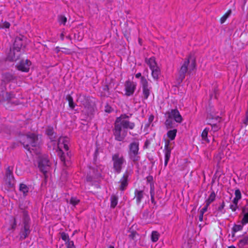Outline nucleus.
Here are the masks:
<instances>
[{"label":"nucleus","instance_id":"4468645a","mask_svg":"<svg viewBox=\"0 0 248 248\" xmlns=\"http://www.w3.org/2000/svg\"><path fill=\"white\" fill-rule=\"evenodd\" d=\"M18 40L16 39L15 41V43L14 44V48L13 50H10V54L8 55V58L10 61H16L19 57V54H18L21 45L20 46L16 47V44L17 43Z\"/></svg>","mask_w":248,"mask_h":248},{"label":"nucleus","instance_id":"e433bc0d","mask_svg":"<svg viewBox=\"0 0 248 248\" xmlns=\"http://www.w3.org/2000/svg\"><path fill=\"white\" fill-rule=\"evenodd\" d=\"M65 245L66 248H76V247L74 244V242L73 241H71L70 240H68V241L65 242Z\"/></svg>","mask_w":248,"mask_h":248},{"label":"nucleus","instance_id":"b1692460","mask_svg":"<svg viewBox=\"0 0 248 248\" xmlns=\"http://www.w3.org/2000/svg\"><path fill=\"white\" fill-rule=\"evenodd\" d=\"M152 76L153 78L157 80L159 78V76L160 74V70L159 67L155 68V69H152Z\"/></svg>","mask_w":248,"mask_h":248},{"label":"nucleus","instance_id":"4c0bfd02","mask_svg":"<svg viewBox=\"0 0 248 248\" xmlns=\"http://www.w3.org/2000/svg\"><path fill=\"white\" fill-rule=\"evenodd\" d=\"M207 118L208 119H211V120H216L217 121H218V122H220L221 120V117L217 116H214L213 115L211 114H209L207 115Z\"/></svg>","mask_w":248,"mask_h":248},{"label":"nucleus","instance_id":"0eeeda50","mask_svg":"<svg viewBox=\"0 0 248 248\" xmlns=\"http://www.w3.org/2000/svg\"><path fill=\"white\" fill-rule=\"evenodd\" d=\"M77 102L81 107L86 109V113L89 115L92 114L93 109V104L90 102L89 97L83 95H79L77 99Z\"/></svg>","mask_w":248,"mask_h":248},{"label":"nucleus","instance_id":"8fccbe9b","mask_svg":"<svg viewBox=\"0 0 248 248\" xmlns=\"http://www.w3.org/2000/svg\"><path fill=\"white\" fill-rule=\"evenodd\" d=\"M203 214L200 212L199 220L202 221L203 220Z\"/></svg>","mask_w":248,"mask_h":248},{"label":"nucleus","instance_id":"39448f33","mask_svg":"<svg viewBox=\"0 0 248 248\" xmlns=\"http://www.w3.org/2000/svg\"><path fill=\"white\" fill-rule=\"evenodd\" d=\"M113 169L115 173L119 174L125 167L126 161L124 156L120 153L114 154L112 156Z\"/></svg>","mask_w":248,"mask_h":248},{"label":"nucleus","instance_id":"864d4df0","mask_svg":"<svg viewBox=\"0 0 248 248\" xmlns=\"http://www.w3.org/2000/svg\"><path fill=\"white\" fill-rule=\"evenodd\" d=\"M62 52L66 54H69L70 53V51L69 49H65V51H62Z\"/></svg>","mask_w":248,"mask_h":248},{"label":"nucleus","instance_id":"680f3d73","mask_svg":"<svg viewBox=\"0 0 248 248\" xmlns=\"http://www.w3.org/2000/svg\"><path fill=\"white\" fill-rule=\"evenodd\" d=\"M72 203L73 204V205L75 206V205H76V203H77L78 202H72Z\"/></svg>","mask_w":248,"mask_h":248},{"label":"nucleus","instance_id":"052dcab7","mask_svg":"<svg viewBox=\"0 0 248 248\" xmlns=\"http://www.w3.org/2000/svg\"><path fill=\"white\" fill-rule=\"evenodd\" d=\"M228 248H236L233 246H231L229 247Z\"/></svg>","mask_w":248,"mask_h":248},{"label":"nucleus","instance_id":"09e8293b","mask_svg":"<svg viewBox=\"0 0 248 248\" xmlns=\"http://www.w3.org/2000/svg\"><path fill=\"white\" fill-rule=\"evenodd\" d=\"M65 32L64 31H63L60 34V38L62 40H64V36Z\"/></svg>","mask_w":248,"mask_h":248},{"label":"nucleus","instance_id":"a878e982","mask_svg":"<svg viewBox=\"0 0 248 248\" xmlns=\"http://www.w3.org/2000/svg\"><path fill=\"white\" fill-rule=\"evenodd\" d=\"M135 198L137 202H140L144 195L143 191L142 190H138L136 189L135 191Z\"/></svg>","mask_w":248,"mask_h":248},{"label":"nucleus","instance_id":"72a5a7b5","mask_svg":"<svg viewBox=\"0 0 248 248\" xmlns=\"http://www.w3.org/2000/svg\"><path fill=\"white\" fill-rule=\"evenodd\" d=\"M67 100L68 101L69 103V107L72 108L73 109L75 108V105L73 101V99L72 96L69 95L67 97Z\"/></svg>","mask_w":248,"mask_h":248},{"label":"nucleus","instance_id":"423d86ee","mask_svg":"<svg viewBox=\"0 0 248 248\" xmlns=\"http://www.w3.org/2000/svg\"><path fill=\"white\" fill-rule=\"evenodd\" d=\"M139 143L134 141L129 145L128 156L130 160L136 162L140 159L139 156Z\"/></svg>","mask_w":248,"mask_h":248},{"label":"nucleus","instance_id":"f8f14e48","mask_svg":"<svg viewBox=\"0 0 248 248\" xmlns=\"http://www.w3.org/2000/svg\"><path fill=\"white\" fill-rule=\"evenodd\" d=\"M136 83L130 80H127L124 83L125 95L130 96L133 94L136 89Z\"/></svg>","mask_w":248,"mask_h":248},{"label":"nucleus","instance_id":"c9c22d12","mask_svg":"<svg viewBox=\"0 0 248 248\" xmlns=\"http://www.w3.org/2000/svg\"><path fill=\"white\" fill-rule=\"evenodd\" d=\"M216 199V194L214 191L211 192L206 202H214Z\"/></svg>","mask_w":248,"mask_h":248},{"label":"nucleus","instance_id":"dca6fc26","mask_svg":"<svg viewBox=\"0 0 248 248\" xmlns=\"http://www.w3.org/2000/svg\"><path fill=\"white\" fill-rule=\"evenodd\" d=\"M31 62L28 60H22L18 64L17 68L18 70L24 72H28L30 69Z\"/></svg>","mask_w":248,"mask_h":248},{"label":"nucleus","instance_id":"49530a36","mask_svg":"<svg viewBox=\"0 0 248 248\" xmlns=\"http://www.w3.org/2000/svg\"><path fill=\"white\" fill-rule=\"evenodd\" d=\"M12 220L13 221V223L12 225V229L15 230L16 226V222L15 217H12Z\"/></svg>","mask_w":248,"mask_h":248},{"label":"nucleus","instance_id":"58836bf2","mask_svg":"<svg viewBox=\"0 0 248 248\" xmlns=\"http://www.w3.org/2000/svg\"><path fill=\"white\" fill-rule=\"evenodd\" d=\"M60 234L61 238L63 241L67 242L68 240H70L69 236L67 233L64 232H62L60 233Z\"/></svg>","mask_w":248,"mask_h":248},{"label":"nucleus","instance_id":"69168bd1","mask_svg":"<svg viewBox=\"0 0 248 248\" xmlns=\"http://www.w3.org/2000/svg\"><path fill=\"white\" fill-rule=\"evenodd\" d=\"M139 43H140V42H141L140 39H139Z\"/></svg>","mask_w":248,"mask_h":248},{"label":"nucleus","instance_id":"a211bd4d","mask_svg":"<svg viewBox=\"0 0 248 248\" xmlns=\"http://www.w3.org/2000/svg\"><path fill=\"white\" fill-rule=\"evenodd\" d=\"M242 210L244 216L241 220V222L243 225H244L248 223V203H247L242 208Z\"/></svg>","mask_w":248,"mask_h":248},{"label":"nucleus","instance_id":"de8ad7c7","mask_svg":"<svg viewBox=\"0 0 248 248\" xmlns=\"http://www.w3.org/2000/svg\"><path fill=\"white\" fill-rule=\"evenodd\" d=\"M154 119V116L153 115H151L148 118V121L149 124H151Z\"/></svg>","mask_w":248,"mask_h":248},{"label":"nucleus","instance_id":"4d7b16f0","mask_svg":"<svg viewBox=\"0 0 248 248\" xmlns=\"http://www.w3.org/2000/svg\"><path fill=\"white\" fill-rule=\"evenodd\" d=\"M55 50L57 53H58L60 51V48L58 46H57L55 48Z\"/></svg>","mask_w":248,"mask_h":248},{"label":"nucleus","instance_id":"c85d7f7f","mask_svg":"<svg viewBox=\"0 0 248 248\" xmlns=\"http://www.w3.org/2000/svg\"><path fill=\"white\" fill-rule=\"evenodd\" d=\"M232 13V10L231 9L229 10L220 18V23L221 24L224 23L226 19L230 16Z\"/></svg>","mask_w":248,"mask_h":248},{"label":"nucleus","instance_id":"7c9ffc66","mask_svg":"<svg viewBox=\"0 0 248 248\" xmlns=\"http://www.w3.org/2000/svg\"><path fill=\"white\" fill-rule=\"evenodd\" d=\"M235 197L232 202H238L241 198V192L239 189H236L235 191Z\"/></svg>","mask_w":248,"mask_h":248},{"label":"nucleus","instance_id":"cd10ccee","mask_svg":"<svg viewBox=\"0 0 248 248\" xmlns=\"http://www.w3.org/2000/svg\"><path fill=\"white\" fill-rule=\"evenodd\" d=\"M160 234L157 231H153L151 234V240L153 242H156L158 241Z\"/></svg>","mask_w":248,"mask_h":248},{"label":"nucleus","instance_id":"37998d69","mask_svg":"<svg viewBox=\"0 0 248 248\" xmlns=\"http://www.w3.org/2000/svg\"><path fill=\"white\" fill-rule=\"evenodd\" d=\"M211 202H207L206 205L200 211V212L204 214L207 211L209 205Z\"/></svg>","mask_w":248,"mask_h":248},{"label":"nucleus","instance_id":"6e6d98bb","mask_svg":"<svg viewBox=\"0 0 248 248\" xmlns=\"http://www.w3.org/2000/svg\"><path fill=\"white\" fill-rule=\"evenodd\" d=\"M224 202H222L221 205L220 207H219L218 210L221 211L224 208Z\"/></svg>","mask_w":248,"mask_h":248},{"label":"nucleus","instance_id":"ddd939ff","mask_svg":"<svg viewBox=\"0 0 248 248\" xmlns=\"http://www.w3.org/2000/svg\"><path fill=\"white\" fill-rule=\"evenodd\" d=\"M167 118L173 119L176 122L181 123L183 118L177 109H172L168 111L166 113Z\"/></svg>","mask_w":248,"mask_h":248},{"label":"nucleus","instance_id":"f3484780","mask_svg":"<svg viewBox=\"0 0 248 248\" xmlns=\"http://www.w3.org/2000/svg\"><path fill=\"white\" fill-rule=\"evenodd\" d=\"M171 148L170 147V141L166 140L165 141V144L164 147V153H165V162L164 165L166 166L170 160L171 154Z\"/></svg>","mask_w":248,"mask_h":248},{"label":"nucleus","instance_id":"393cba45","mask_svg":"<svg viewBox=\"0 0 248 248\" xmlns=\"http://www.w3.org/2000/svg\"><path fill=\"white\" fill-rule=\"evenodd\" d=\"M248 244V235L245 236L242 239L239 240L238 245L239 248H243L246 245Z\"/></svg>","mask_w":248,"mask_h":248},{"label":"nucleus","instance_id":"5fc2aeb1","mask_svg":"<svg viewBox=\"0 0 248 248\" xmlns=\"http://www.w3.org/2000/svg\"><path fill=\"white\" fill-rule=\"evenodd\" d=\"M117 202H111L110 206L112 208H114L117 205Z\"/></svg>","mask_w":248,"mask_h":248},{"label":"nucleus","instance_id":"79ce46f5","mask_svg":"<svg viewBox=\"0 0 248 248\" xmlns=\"http://www.w3.org/2000/svg\"><path fill=\"white\" fill-rule=\"evenodd\" d=\"M232 211H235L238 208L237 202H232L230 205Z\"/></svg>","mask_w":248,"mask_h":248},{"label":"nucleus","instance_id":"e2e57ef3","mask_svg":"<svg viewBox=\"0 0 248 248\" xmlns=\"http://www.w3.org/2000/svg\"><path fill=\"white\" fill-rule=\"evenodd\" d=\"M151 193H152V192ZM151 198H152V202H153L154 199H153V197L152 194H151Z\"/></svg>","mask_w":248,"mask_h":248},{"label":"nucleus","instance_id":"1a4fd4ad","mask_svg":"<svg viewBox=\"0 0 248 248\" xmlns=\"http://www.w3.org/2000/svg\"><path fill=\"white\" fill-rule=\"evenodd\" d=\"M5 182L6 185L5 188L9 190L13 188L15 180L13 174V168L9 166L6 170V174L5 177Z\"/></svg>","mask_w":248,"mask_h":248},{"label":"nucleus","instance_id":"ea45409f","mask_svg":"<svg viewBox=\"0 0 248 248\" xmlns=\"http://www.w3.org/2000/svg\"><path fill=\"white\" fill-rule=\"evenodd\" d=\"M243 226L241 225H235L232 228V231L233 232H236L241 230Z\"/></svg>","mask_w":248,"mask_h":248},{"label":"nucleus","instance_id":"774afa93","mask_svg":"<svg viewBox=\"0 0 248 248\" xmlns=\"http://www.w3.org/2000/svg\"><path fill=\"white\" fill-rule=\"evenodd\" d=\"M247 0H244L245 3H246Z\"/></svg>","mask_w":248,"mask_h":248},{"label":"nucleus","instance_id":"9b49d317","mask_svg":"<svg viewBox=\"0 0 248 248\" xmlns=\"http://www.w3.org/2000/svg\"><path fill=\"white\" fill-rule=\"evenodd\" d=\"M140 83L142 89V98L143 100H146L151 93L152 87L144 77H141Z\"/></svg>","mask_w":248,"mask_h":248},{"label":"nucleus","instance_id":"c03bdc74","mask_svg":"<svg viewBox=\"0 0 248 248\" xmlns=\"http://www.w3.org/2000/svg\"><path fill=\"white\" fill-rule=\"evenodd\" d=\"M4 78L7 81H10L13 79V76L9 73H6L4 75Z\"/></svg>","mask_w":248,"mask_h":248},{"label":"nucleus","instance_id":"20e7f679","mask_svg":"<svg viewBox=\"0 0 248 248\" xmlns=\"http://www.w3.org/2000/svg\"><path fill=\"white\" fill-rule=\"evenodd\" d=\"M190 56L181 64V67L178 71L179 79L182 82L186 77V73L190 74L191 71H193L196 68V63L195 61H192L190 63Z\"/></svg>","mask_w":248,"mask_h":248},{"label":"nucleus","instance_id":"bf43d9fd","mask_svg":"<svg viewBox=\"0 0 248 248\" xmlns=\"http://www.w3.org/2000/svg\"><path fill=\"white\" fill-rule=\"evenodd\" d=\"M107 107H106V109H105L106 111L108 112H110V110H108V108H107Z\"/></svg>","mask_w":248,"mask_h":248},{"label":"nucleus","instance_id":"f03ea898","mask_svg":"<svg viewBox=\"0 0 248 248\" xmlns=\"http://www.w3.org/2000/svg\"><path fill=\"white\" fill-rule=\"evenodd\" d=\"M20 143L24 148L32 155H38L40 152L38 135L31 132L27 133L19 138Z\"/></svg>","mask_w":248,"mask_h":248},{"label":"nucleus","instance_id":"473e14b6","mask_svg":"<svg viewBox=\"0 0 248 248\" xmlns=\"http://www.w3.org/2000/svg\"><path fill=\"white\" fill-rule=\"evenodd\" d=\"M165 124L168 129L172 128L173 127V122L171 119H169L168 118V119L166 120Z\"/></svg>","mask_w":248,"mask_h":248},{"label":"nucleus","instance_id":"338daca9","mask_svg":"<svg viewBox=\"0 0 248 248\" xmlns=\"http://www.w3.org/2000/svg\"><path fill=\"white\" fill-rule=\"evenodd\" d=\"M78 40H82V37H81L80 39H78Z\"/></svg>","mask_w":248,"mask_h":248},{"label":"nucleus","instance_id":"6ab92c4d","mask_svg":"<svg viewBox=\"0 0 248 248\" xmlns=\"http://www.w3.org/2000/svg\"><path fill=\"white\" fill-rule=\"evenodd\" d=\"M31 189V186H27L24 184H20L19 186V191L22 193L24 196L27 195L28 192Z\"/></svg>","mask_w":248,"mask_h":248},{"label":"nucleus","instance_id":"5701e85b","mask_svg":"<svg viewBox=\"0 0 248 248\" xmlns=\"http://www.w3.org/2000/svg\"><path fill=\"white\" fill-rule=\"evenodd\" d=\"M177 132V130L176 129H173L172 130H169L167 133V135L170 140H173L175 139L176 134Z\"/></svg>","mask_w":248,"mask_h":248},{"label":"nucleus","instance_id":"2f4dec72","mask_svg":"<svg viewBox=\"0 0 248 248\" xmlns=\"http://www.w3.org/2000/svg\"><path fill=\"white\" fill-rule=\"evenodd\" d=\"M67 21V18L63 16L60 15L58 16V22L61 25H65Z\"/></svg>","mask_w":248,"mask_h":248},{"label":"nucleus","instance_id":"f704fd0d","mask_svg":"<svg viewBox=\"0 0 248 248\" xmlns=\"http://www.w3.org/2000/svg\"><path fill=\"white\" fill-rule=\"evenodd\" d=\"M208 124L211 125V127H212L211 129L214 132H216V131H218L220 128V126L218 125L217 124H212L211 123H208Z\"/></svg>","mask_w":248,"mask_h":248},{"label":"nucleus","instance_id":"9d476101","mask_svg":"<svg viewBox=\"0 0 248 248\" xmlns=\"http://www.w3.org/2000/svg\"><path fill=\"white\" fill-rule=\"evenodd\" d=\"M38 167L46 179L50 169V162L46 156H43L40 158L38 162Z\"/></svg>","mask_w":248,"mask_h":248},{"label":"nucleus","instance_id":"f257e3e1","mask_svg":"<svg viewBox=\"0 0 248 248\" xmlns=\"http://www.w3.org/2000/svg\"><path fill=\"white\" fill-rule=\"evenodd\" d=\"M128 118L127 115L122 114L116 118L113 129V134L116 140L123 141L127 135V129H133L135 127V124L128 121Z\"/></svg>","mask_w":248,"mask_h":248},{"label":"nucleus","instance_id":"2eb2a0df","mask_svg":"<svg viewBox=\"0 0 248 248\" xmlns=\"http://www.w3.org/2000/svg\"><path fill=\"white\" fill-rule=\"evenodd\" d=\"M131 174L130 171L126 170L124 173L123 176L120 181L119 188L121 190H124L128 185V178Z\"/></svg>","mask_w":248,"mask_h":248},{"label":"nucleus","instance_id":"aec40b11","mask_svg":"<svg viewBox=\"0 0 248 248\" xmlns=\"http://www.w3.org/2000/svg\"><path fill=\"white\" fill-rule=\"evenodd\" d=\"M146 62L149 66L151 70L158 67L154 57H151L146 60Z\"/></svg>","mask_w":248,"mask_h":248},{"label":"nucleus","instance_id":"bb28decb","mask_svg":"<svg viewBox=\"0 0 248 248\" xmlns=\"http://www.w3.org/2000/svg\"><path fill=\"white\" fill-rule=\"evenodd\" d=\"M209 130V128L206 127L202 132L201 135L202 140L205 141H207V142H209V140L207 138V135Z\"/></svg>","mask_w":248,"mask_h":248},{"label":"nucleus","instance_id":"0e129e2a","mask_svg":"<svg viewBox=\"0 0 248 248\" xmlns=\"http://www.w3.org/2000/svg\"><path fill=\"white\" fill-rule=\"evenodd\" d=\"M108 248H114L113 246H110Z\"/></svg>","mask_w":248,"mask_h":248},{"label":"nucleus","instance_id":"a19ab883","mask_svg":"<svg viewBox=\"0 0 248 248\" xmlns=\"http://www.w3.org/2000/svg\"><path fill=\"white\" fill-rule=\"evenodd\" d=\"M138 235V233L135 231H132L130 232V234H129L128 237L130 239L135 240L136 235Z\"/></svg>","mask_w":248,"mask_h":248},{"label":"nucleus","instance_id":"412c9836","mask_svg":"<svg viewBox=\"0 0 248 248\" xmlns=\"http://www.w3.org/2000/svg\"><path fill=\"white\" fill-rule=\"evenodd\" d=\"M46 133L49 136L52 141H53L56 138V134L54 133L53 127L52 126H49L46 128Z\"/></svg>","mask_w":248,"mask_h":248},{"label":"nucleus","instance_id":"c756f323","mask_svg":"<svg viewBox=\"0 0 248 248\" xmlns=\"http://www.w3.org/2000/svg\"><path fill=\"white\" fill-rule=\"evenodd\" d=\"M5 100L10 102L11 99L15 97V94L13 93H5L4 94Z\"/></svg>","mask_w":248,"mask_h":248},{"label":"nucleus","instance_id":"4be33fe9","mask_svg":"<svg viewBox=\"0 0 248 248\" xmlns=\"http://www.w3.org/2000/svg\"><path fill=\"white\" fill-rule=\"evenodd\" d=\"M104 169L105 167L103 165L96 166L95 169H93L94 176L96 177H101L102 172Z\"/></svg>","mask_w":248,"mask_h":248},{"label":"nucleus","instance_id":"603ef678","mask_svg":"<svg viewBox=\"0 0 248 248\" xmlns=\"http://www.w3.org/2000/svg\"><path fill=\"white\" fill-rule=\"evenodd\" d=\"M117 198L115 196H112L111 197V201L112 202H117Z\"/></svg>","mask_w":248,"mask_h":248},{"label":"nucleus","instance_id":"6e6552de","mask_svg":"<svg viewBox=\"0 0 248 248\" xmlns=\"http://www.w3.org/2000/svg\"><path fill=\"white\" fill-rule=\"evenodd\" d=\"M30 218L28 213L26 211L23 212V224L24 228L21 230L20 237L22 240L26 238L30 233Z\"/></svg>","mask_w":248,"mask_h":248},{"label":"nucleus","instance_id":"a18cd8bd","mask_svg":"<svg viewBox=\"0 0 248 248\" xmlns=\"http://www.w3.org/2000/svg\"><path fill=\"white\" fill-rule=\"evenodd\" d=\"M10 23H9L8 22H7V21H4L2 24V28L8 29L10 27Z\"/></svg>","mask_w":248,"mask_h":248},{"label":"nucleus","instance_id":"3c124183","mask_svg":"<svg viewBox=\"0 0 248 248\" xmlns=\"http://www.w3.org/2000/svg\"><path fill=\"white\" fill-rule=\"evenodd\" d=\"M143 76H141V74L140 73H138L137 74H136L135 75V77L137 78H141V77H142Z\"/></svg>","mask_w":248,"mask_h":248},{"label":"nucleus","instance_id":"13d9d810","mask_svg":"<svg viewBox=\"0 0 248 248\" xmlns=\"http://www.w3.org/2000/svg\"><path fill=\"white\" fill-rule=\"evenodd\" d=\"M69 202H79V200H74L73 199H71Z\"/></svg>","mask_w":248,"mask_h":248},{"label":"nucleus","instance_id":"7ed1b4c3","mask_svg":"<svg viewBox=\"0 0 248 248\" xmlns=\"http://www.w3.org/2000/svg\"><path fill=\"white\" fill-rule=\"evenodd\" d=\"M69 139L66 137H62L59 139L57 144V152L63 164L67 166L66 163V156L68 155Z\"/></svg>","mask_w":248,"mask_h":248}]
</instances>
